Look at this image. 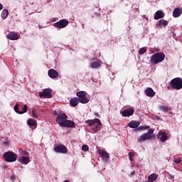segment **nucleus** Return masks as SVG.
<instances>
[{"label":"nucleus","instance_id":"obj_1","mask_svg":"<svg viewBox=\"0 0 182 182\" xmlns=\"http://www.w3.org/2000/svg\"><path fill=\"white\" fill-rule=\"evenodd\" d=\"M85 123H87L88 126L92 127L95 124L94 127L91 129L92 132H95V133H97L99 130H100V127H102V122H100V119L95 118L94 119H87L85 121Z\"/></svg>","mask_w":182,"mask_h":182},{"label":"nucleus","instance_id":"obj_2","mask_svg":"<svg viewBox=\"0 0 182 182\" xmlns=\"http://www.w3.org/2000/svg\"><path fill=\"white\" fill-rule=\"evenodd\" d=\"M165 58L166 55L164 53H156L151 56V60L155 63V65H157V63H161V62H163Z\"/></svg>","mask_w":182,"mask_h":182},{"label":"nucleus","instance_id":"obj_3","mask_svg":"<svg viewBox=\"0 0 182 182\" xmlns=\"http://www.w3.org/2000/svg\"><path fill=\"white\" fill-rule=\"evenodd\" d=\"M4 158L8 163H14L18 160V155L13 151H8L4 154Z\"/></svg>","mask_w":182,"mask_h":182},{"label":"nucleus","instance_id":"obj_4","mask_svg":"<svg viewBox=\"0 0 182 182\" xmlns=\"http://www.w3.org/2000/svg\"><path fill=\"white\" fill-rule=\"evenodd\" d=\"M170 85L172 89L180 90L182 89V79L181 77H176L171 80Z\"/></svg>","mask_w":182,"mask_h":182},{"label":"nucleus","instance_id":"obj_5","mask_svg":"<svg viewBox=\"0 0 182 182\" xmlns=\"http://www.w3.org/2000/svg\"><path fill=\"white\" fill-rule=\"evenodd\" d=\"M154 133V129H149L148 132L143 134L139 138V141H146V140H150L153 139V134Z\"/></svg>","mask_w":182,"mask_h":182},{"label":"nucleus","instance_id":"obj_6","mask_svg":"<svg viewBox=\"0 0 182 182\" xmlns=\"http://www.w3.org/2000/svg\"><path fill=\"white\" fill-rule=\"evenodd\" d=\"M77 97H78V102L80 103L86 104L89 103V99H87V97H86V92L85 91H79L76 93Z\"/></svg>","mask_w":182,"mask_h":182},{"label":"nucleus","instance_id":"obj_7","mask_svg":"<svg viewBox=\"0 0 182 182\" xmlns=\"http://www.w3.org/2000/svg\"><path fill=\"white\" fill-rule=\"evenodd\" d=\"M69 25V21L66 20V18L61 19L53 24L55 28L58 29H63V28H66Z\"/></svg>","mask_w":182,"mask_h":182},{"label":"nucleus","instance_id":"obj_8","mask_svg":"<svg viewBox=\"0 0 182 182\" xmlns=\"http://www.w3.org/2000/svg\"><path fill=\"white\" fill-rule=\"evenodd\" d=\"M14 109L18 114H23V113L28 112V106L26 105H24L23 107L21 105H16Z\"/></svg>","mask_w":182,"mask_h":182},{"label":"nucleus","instance_id":"obj_9","mask_svg":"<svg viewBox=\"0 0 182 182\" xmlns=\"http://www.w3.org/2000/svg\"><path fill=\"white\" fill-rule=\"evenodd\" d=\"M58 124L60 126V127H63V124L65 123L66 120H68V115L65 113H62L58 115L55 119Z\"/></svg>","mask_w":182,"mask_h":182},{"label":"nucleus","instance_id":"obj_10","mask_svg":"<svg viewBox=\"0 0 182 182\" xmlns=\"http://www.w3.org/2000/svg\"><path fill=\"white\" fill-rule=\"evenodd\" d=\"M54 151L66 154L68 153V148L63 144H58L54 147Z\"/></svg>","mask_w":182,"mask_h":182},{"label":"nucleus","instance_id":"obj_11","mask_svg":"<svg viewBox=\"0 0 182 182\" xmlns=\"http://www.w3.org/2000/svg\"><path fill=\"white\" fill-rule=\"evenodd\" d=\"M40 97H45L46 99H52V90L50 89H45L42 92L39 93Z\"/></svg>","mask_w":182,"mask_h":182},{"label":"nucleus","instance_id":"obj_12","mask_svg":"<svg viewBox=\"0 0 182 182\" xmlns=\"http://www.w3.org/2000/svg\"><path fill=\"white\" fill-rule=\"evenodd\" d=\"M134 114V109L133 108H129L122 112V114L124 117H130Z\"/></svg>","mask_w":182,"mask_h":182},{"label":"nucleus","instance_id":"obj_13","mask_svg":"<svg viewBox=\"0 0 182 182\" xmlns=\"http://www.w3.org/2000/svg\"><path fill=\"white\" fill-rule=\"evenodd\" d=\"M49 77L51 79H56L59 76V73L55 69H50L48 72Z\"/></svg>","mask_w":182,"mask_h":182},{"label":"nucleus","instance_id":"obj_14","mask_svg":"<svg viewBox=\"0 0 182 182\" xmlns=\"http://www.w3.org/2000/svg\"><path fill=\"white\" fill-rule=\"evenodd\" d=\"M7 39H10V41H18L19 39V36H18V33L15 32H10L6 36Z\"/></svg>","mask_w":182,"mask_h":182},{"label":"nucleus","instance_id":"obj_15","mask_svg":"<svg viewBox=\"0 0 182 182\" xmlns=\"http://www.w3.org/2000/svg\"><path fill=\"white\" fill-rule=\"evenodd\" d=\"M144 93L146 96H148V97H154V96H156V92H154L151 87H148L145 90Z\"/></svg>","mask_w":182,"mask_h":182},{"label":"nucleus","instance_id":"obj_16","mask_svg":"<svg viewBox=\"0 0 182 182\" xmlns=\"http://www.w3.org/2000/svg\"><path fill=\"white\" fill-rule=\"evenodd\" d=\"M99 154L101 155V157L102 158V160L104 161H107L109 160V153L106 151L103 150H99L98 151Z\"/></svg>","mask_w":182,"mask_h":182},{"label":"nucleus","instance_id":"obj_17","mask_svg":"<svg viewBox=\"0 0 182 182\" xmlns=\"http://www.w3.org/2000/svg\"><path fill=\"white\" fill-rule=\"evenodd\" d=\"M76 124H75V122L69 119H66L65 122H64V124L63 125L62 127H75Z\"/></svg>","mask_w":182,"mask_h":182},{"label":"nucleus","instance_id":"obj_18","mask_svg":"<svg viewBox=\"0 0 182 182\" xmlns=\"http://www.w3.org/2000/svg\"><path fill=\"white\" fill-rule=\"evenodd\" d=\"M129 127L131 129H137L140 126V122L139 121H131L128 124Z\"/></svg>","mask_w":182,"mask_h":182},{"label":"nucleus","instance_id":"obj_19","mask_svg":"<svg viewBox=\"0 0 182 182\" xmlns=\"http://www.w3.org/2000/svg\"><path fill=\"white\" fill-rule=\"evenodd\" d=\"M181 14H182V7L176 8L173 11V18H178V16H180Z\"/></svg>","mask_w":182,"mask_h":182},{"label":"nucleus","instance_id":"obj_20","mask_svg":"<svg viewBox=\"0 0 182 182\" xmlns=\"http://www.w3.org/2000/svg\"><path fill=\"white\" fill-rule=\"evenodd\" d=\"M154 18L156 21H159V19H161V18H164V13H163L162 11H157Z\"/></svg>","mask_w":182,"mask_h":182},{"label":"nucleus","instance_id":"obj_21","mask_svg":"<svg viewBox=\"0 0 182 182\" xmlns=\"http://www.w3.org/2000/svg\"><path fill=\"white\" fill-rule=\"evenodd\" d=\"M159 136H161L160 138V140L162 141V143H164L167 139H168V136H167V134H166V132H159Z\"/></svg>","mask_w":182,"mask_h":182},{"label":"nucleus","instance_id":"obj_22","mask_svg":"<svg viewBox=\"0 0 182 182\" xmlns=\"http://www.w3.org/2000/svg\"><path fill=\"white\" fill-rule=\"evenodd\" d=\"M101 65L102 63L99 60L97 61H94L90 64V66L92 69H98V68H100Z\"/></svg>","mask_w":182,"mask_h":182},{"label":"nucleus","instance_id":"obj_23","mask_svg":"<svg viewBox=\"0 0 182 182\" xmlns=\"http://www.w3.org/2000/svg\"><path fill=\"white\" fill-rule=\"evenodd\" d=\"M157 178H159V175L157 173H152L148 176V181L154 182Z\"/></svg>","mask_w":182,"mask_h":182},{"label":"nucleus","instance_id":"obj_24","mask_svg":"<svg viewBox=\"0 0 182 182\" xmlns=\"http://www.w3.org/2000/svg\"><path fill=\"white\" fill-rule=\"evenodd\" d=\"M70 104L71 105V106H73V107H76V106H77V105L79 104L78 98L77 97L71 98L70 100Z\"/></svg>","mask_w":182,"mask_h":182},{"label":"nucleus","instance_id":"obj_25","mask_svg":"<svg viewBox=\"0 0 182 182\" xmlns=\"http://www.w3.org/2000/svg\"><path fill=\"white\" fill-rule=\"evenodd\" d=\"M29 161H31V160L28 156H21L20 159V163H21V164H28Z\"/></svg>","mask_w":182,"mask_h":182},{"label":"nucleus","instance_id":"obj_26","mask_svg":"<svg viewBox=\"0 0 182 182\" xmlns=\"http://www.w3.org/2000/svg\"><path fill=\"white\" fill-rule=\"evenodd\" d=\"M8 15H9V11L7 9H4L1 12V18L6 19L8 18Z\"/></svg>","mask_w":182,"mask_h":182},{"label":"nucleus","instance_id":"obj_27","mask_svg":"<svg viewBox=\"0 0 182 182\" xmlns=\"http://www.w3.org/2000/svg\"><path fill=\"white\" fill-rule=\"evenodd\" d=\"M27 124L28 126H36V121L33 119H29L27 121Z\"/></svg>","mask_w":182,"mask_h":182},{"label":"nucleus","instance_id":"obj_28","mask_svg":"<svg viewBox=\"0 0 182 182\" xmlns=\"http://www.w3.org/2000/svg\"><path fill=\"white\" fill-rule=\"evenodd\" d=\"M134 156H136V152L134 151H131L129 153V160L130 161H134Z\"/></svg>","mask_w":182,"mask_h":182},{"label":"nucleus","instance_id":"obj_29","mask_svg":"<svg viewBox=\"0 0 182 182\" xmlns=\"http://www.w3.org/2000/svg\"><path fill=\"white\" fill-rule=\"evenodd\" d=\"M159 22L163 25V26L166 27L167 26V25H168V21H166V20H164V19H161V20H159Z\"/></svg>","mask_w":182,"mask_h":182},{"label":"nucleus","instance_id":"obj_30","mask_svg":"<svg viewBox=\"0 0 182 182\" xmlns=\"http://www.w3.org/2000/svg\"><path fill=\"white\" fill-rule=\"evenodd\" d=\"M18 151H20L21 154L23 156H29V152L26 151H23L22 148L18 149Z\"/></svg>","mask_w":182,"mask_h":182},{"label":"nucleus","instance_id":"obj_31","mask_svg":"<svg viewBox=\"0 0 182 182\" xmlns=\"http://www.w3.org/2000/svg\"><path fill=\"white\" fill-rule=\"evenodd\" d=\"M159 109L160 110H162V112H165L166 113L168 112V107L164 105L159 106Z\"/></svg>","mask_w":182,"mask_h":182},{"label":"nucleus","instance_id":"obj_32","mask_svg":"<svg viewBox=\"0 0 182 182\" xmlns=\"http://www.w3.org/2000/svg\"><path fill=\"white\" fill-rule=\"evenodd\" d=\"M146 52H147V50L146 49V48H141L139 50V55H143L144 53H146Z\"/></svg>","mask_w":182,"mask_h":182},{"label":"nucleus","instance_id":"obj_33","mask_svg":"<svg viewBox=\"0 0 182 182\" xmlns=\"http://www.w3.org/2000/svg\"><path fill=\"white\" fill-rule=\"evenodd\" d=\"M147 129H150V126H145V127H139L137 130H147Z\"/></svg>","mask_w":182,"mask_h":182},{"label":"nucleus","instance_id":"obj_34","mask_svg":"<svg viewBox=\"0 0 182 182\" xmlns=\"http://www.w3.org/2000/svg\"><path fill=\"white\" fill-rule=\"evenodd\" d=\"M82 150L84 151H89V146L87 145H82Z\"/></svg>","mask_w":182,"mask_h":182},{"label":"nucleus","instance_id":"obj_35","mask_svg":"<svg viewBox=\"0 0 182 182\" xmlns=\"http://www.w3.org/2000/svg\"><path fill=\"white\" fill-rule=\"evenodd\" d=\"M175 163L176 164H180V163H181V158H176L175 160H174Z\"/></svg>","mask_w":182,"mask_h":182},{"label":"nucleus","instance_id":"obj_36","mask_svg":"<svg viewBox=\"0 0 182 182\" xmlns=\"http://www.w3.org/2000/svg\"><path fill=\"white\" fill-rule=\"evenodd\" d=\"M32 115H33V117L38 119V114L35 112V110L32 111Z\"/></svg>","mask_w":182,"mask_h":182},{"label":"nucleus","instance_id":"obj_37","mask_svg":"<svg viewBox=\"0 0 182 182\" xmlns=\"http://www.w3.org/2000/svg\"><path fill=\"white\" fill-rule=\"evenodd\" d=\"M53 113H54L55 116H57V117L58 116H60V114L59 113H58V112H56V111H54Z\"/></svg>","mask_w":182,"mask_h":182},{"label":"nucleus","instance_id":"obj_38","mask_svg":"<svg viewBox=\"0 0 182 182\" xmlns=\"http://www.w3.org/2000/svg\"><path fill=\"white\" fill-rule=\"evenodd\" d=\"M156 28H160L161 26V23L159 22L156 24Z\"/></svg>","mask_w":182,"mask_h":182},{"label":"nucleus","instance_id":"obj_39","mask_svg":"<svg viewBox=\"0 0 182 182\" xmlns=\"http://www.w3.org/2000/svg\"><path fill=\"white\" fill-rule=\"evenodd\" d=\"M1 9H4V6L1 4H0V11H1Z\"/></svg>","mask_w":182,"mask_h":182},{"label":"nucleus","instance_id":"obj_40","mask_svg":"<svg viewBox=\"0 0 182 182\" xmlns=\"http://www.w3.org/2000/svg\"><path fill=\"white\" fill-rule=\"evenodd\" d=\"M95 115L97 116V117H99V113L95 112Z\"/></svg>","mask_w":182,"mask_h":182},{"label":"nucleus","instance_id":"obj_41","mask_svg":"<svg viewBox=\"0 0 182 182\" xmlns=\"http://www.w3.org/2000/svg\"><path fill=\"white\" fill-rule=\"evenodd\" d=\"M171 178H174V175L169 174Z\"/></svg>","mask_w":182,"mask_h":182},{"label":"nucleus","instance_id":"obj_42","mask_svg":"<svg viewBox=\"0 0 182 182\" xmlns=\"http://www.w3.org/2000/svg\"><path fill=\"white\" fill-rule=\"evenodd\" d=\"M14 176L11 177V180H14Z\"/></svg>","mask_w":182,"mask_h":182}]
</instances>
